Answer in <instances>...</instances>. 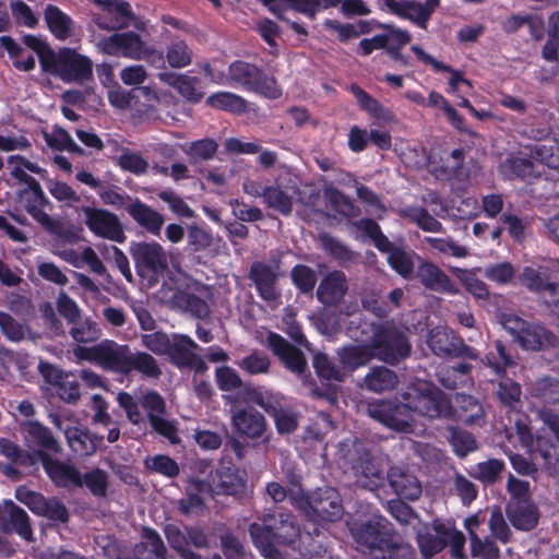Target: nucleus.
Returning a JSON list of instances; mask_svg holds the SVG:
<instances>
[{"mask_svg": "<svg viewBox=\"0 0 559 559\" xmlns=\"http://www.w3.org/2000/svg\"><path fill=\"white\" fill-rule=\"evenodd\" d=\"M366 412L390 429L412 432L416 416H445L450 413V404L440 390L426 381H417L404 392L403 402L373 401L366 405Z\"/></svg>", "mask_w": 559, "mask_h": 559, "instance_id": "obj_1", "label": "nucleus"}, {"mask_svg": "<svg viewBox=\"0 0 559 559\" xmlns=\"http://www.w3.org/2000/svg\"><path fill=\"white\" fill-rule=\"evenodd\" d=\"M411 345L402 329L391 324L377 326L370 345H353L338 352L342 369L352 372L366 365L372 357L389 364L397 362L408 356Z\"/></svg>", "mask_w": 559, "mask_h": 559, "instance_id": "obj_2", "label": "nucleus"}, {"mask_svg": "<svg viewBox=\"0 0 559 559\" xmlns=\"http://www.w3.org/2000/svg\"><path fill=\"white\" fill-rule=\"evenodd\" d=\"M350 534L358 548L372 559H401L412 556V548L391 528L389 521L380 514H373L365 521L347 522Z\"/></svg>", "mask_w": 559, "mask_h": 559, "instance_id": "obj_3", "label": "nucleus"}, {"mask_svg": "<svg viewBox=\"0 0 559 559\" xmlns=\"http://www.w3.org/2000/svg\"><path fill=\"white\" fill-rule=\"evenodd\" d=\"M263 525L252 523L249 534L254 546L265 559H283L274 542L281 545H292L300 536V528L290 513H267L262 519Z\"/></svg>", "mask_w": 559, "mask_h": 559, "instance_id": "obj_4", "label": "nucleus"}, {"mask_svg": "<svg viewBox=\"0 0 559 559\" xmlns=\"http://www.w3.org/2000/svg\"><path fill=\"white\" fill-rule=\"evenodd\" d=\"M23 41L37 55L45 69H52L63 81H84L92 75L93 63L85 56L68 49L62 51L57 60H53L51 49L40 38L27 35Z\"/></svg>", "mask_w": 559, "mask_h": 559, "instance_id": "obj_5", "label": "nucleus"}, {"mask_svg": "<svg viewBox=\"0 0 559 559\" xmlns=\"http://www.w3.org/2000/svg\"><path fill=\"white\" fill-rule=\"evenodd\" d=\"M345 464L348 465L356 478V484L370 491L384 483L385 465L381 457L371 456L364 444L357 441H346L342 444Z\"/></svg>", "mask_w": 559, "mask_h": 559, "instance_id": "obj_6", "label": "nucleus"}, {"mask_svg": "<svg viewBox=\"0 0 559 559\" xmlns=\"http://www.w3.org/2000/svg\"><path fill=\"white\" fill-rule=\"evenodd\" d=\"M313 192L312 186L304 183L297 176L288 175L265 187L263 203L269 209L288 216L295 203H310Z\"/></svg>", "mask_w": 559, "mask_h": 559, "instance_id": "obj_7", "label": "nucleus"}, {"mask_svg": "<svg viewBox=\"0 0 559 559\" xmlns=\"http://www.w3.org/2000/svg\"><path fill=\"white\" fill-rule=\"evenodd\" d=\"M290 502L312 521L335 522L342 519L344 508L338 491L323 488L307 497L302 489H290Z\"/></svg>", "mask_w": 559, "mask_h": 559, "instance_id": "obj_8", "label": "nucleus"}, {"mask_svg": "<svg viewBox=\"0 0 559 559\" xmlns=\"http://www.w3.org/2000/svg\"><path fill=\"white\" fill-rule=\"evenodd\" d=\"M99 51L110 56H122L132 60H144L155 67L164 64L162 51L147 45L139 34L134 32L116 33L104 37L96 43Z\"/></svg>", "mask_w": 559, "mask_h": 559, "instance_id": "obj_9", "label": "nucleus"}, {"mask_svg": "<svg viewBox=\"0 0 559 559\" xmlns=\"http://www.w3.org/2000/svg\"><path fill=\"white\" fill-rule=\"evenodd\" d=\"M545 166L559 168V158L549 147L536 144L530 148L528 158L522 155L512 156L504 160L499 169L508 178H531L543 175Z\"/></svg>", "mask_w": 559, "mask_h": 559, "instance_id": "obj_10", "label": "nucleus"}, {"mask_svg": "<svg viewBox=\"0 0 559 559\" xmlns=\"http://www.w3.org/2000/svg\"><path fill=\"white\" fill-rule=\"evenodd\" d=\"M80 213L84 225L96 237L119 243L124 241L123 225L115 213L90 205L82 206Z\"/></svg>", "mask_w": 559, "mask_h": 559, "instance_id": "obj_11", "label": "nucleus"}, {"mask_svg": "<svg viewBox=\"0 0 559 559\" xmlns=\"http://www.w3.org/2000/svg\"><path fill=\"white\" fill-rule=\"evenodd\" d=\"M131 255L141 276H162L169 266V253L156 242H135L131 246Z\"/></svg>", "mask_w": 559, "mask_h": 559, "instance_id": "obj_12", "label": "nucleus"}, {"mask_svg": "<svg viewBox=\"0 0 559 559\" xmlns=\"http://www.w3.org/2000/svg\"><path fill=\"white\" fill-rule=\"evenodd\" d=\"M436 535H418V545L426 558L432 557L442 550L445 545L452 547L453 556L456 559L464 557L465 537L462 532L456 531L451 523H435Z\"/></svg>", "mask_w": 559, "mask_h": 559, "instance_id": "obj_13", "label": "nucleus"}, {"mask_svg": "<svg viewBox=\"0 0 559 559\" xmlns=\"http://www.w3.org/2000/svg\"><path fill=\"white\" fill-rule=\"evenodd\" d=\"M15 498L38 515L45 516L51 521H68L67 508L56 498L47 499L41 493L28 490L23 486L16 488Z\"/></svg>", "mask_w": 559, "mask_h": 559, "instance_id": "obj_14", "label": "nucleus"}, {"mask_svg": "<svg viewBox=\"0 0 559 559\" xmlns=\"http://www.w3.org/2000/svg\"><path fill=\"white\" fill-rule=\"evenodd\" d=\"M165 536L170 547L182 559H200V557L190 549V546L195 548L207 546V537L204 532L194 527L181 530L175 524H168L165 527Z\"/></svg>", "mask_w": 559, "mask_h": 559, "instance_id": "obj_15", "label": "nucleus"}, {"mask_svg": "<svg viewBox=\"0 0 559 559\" xmlns=\"http://www.w3.org/2000/svg\"><path fill=\"white\" fill-rule=\"evenodd\" d=\"M231 426L239 438L259 440L267 432L263 414L252 407L236 408L231 412Z\"/></svg>", "mask_w": 559, "mask_h": 559, "instance_id": "obj_16", "label": "nucleus"}, {"mask_svg": "<svg viewBox=\"0 0 559 559\" xmlns=\"http://www.w3.org/2000/svg\"><path fill=\"white\" fill-rule=\"evenodd\" d=\"M280 275L278 263L258 262L251 266L250 277L254 282L260 297L272 308H276L281 304V293L276 288V281Z\"/></svg>", "mask_w": 559, "mask_h": 559, "instance_id": "obj_17", "label": "nucleus"}, {"mask_svg": "<svg viewBox=\"0 0 559 559\" xmlns=\"http://www.w3.org/2000/svg\"><path fill=\"white\" fill-rule=\"evenodd\" d=\"M427 344L437 356L450 357L464 354L473 359L478 357L472 348L465 346L452 331L445 328L432 329L428 334Z\"/></svg>", "mask_w": 559, "mask_h": 559, "instance_id": "obj_18", "label": "nucleus"}, {"mask_svg": "<svg viewBox=\"0 0 559 559\" xmlns=\"http://www.w3.org/2000/svg\"><path fill=\"white\" fill-rule=\"evenodd\" d=\"M38 370L44 379L57 389L58 396L67 403H76L80 400V385L72 373L48 362H40Z\"/></svg>", "mask_w": 559, "mask_h": 559, "instance_id": "obj_19", "label": "nucleus"}, {"mask_svg": "<svg viewBox=\"0 0 559 559\" xmlns=\"http://www.w3.org/2000/svg\"><path fill=\"white\" fill-rule=\"evenodd\" d=\"M98 352L100 353L98 365L102 368L121 374L130 373V361L133 352L128 345L105 340L102 341V348Z\"/></svg>", "mask_w": 559, "mask_h": 559, "instance_id": "obj_20", "label": "nucleus"}, {"mask_svg": "<svg viewBox=\"0 0 559 559\" xmlns=\"http://www.w3.org/2000/svg\"><path fill=\"white\" fill-rule=\"evenodd\" d=\"M0 528L7 533L15 532L28 542L33 538L27 513L10 500L0 503Z\"/></svg>", "mask_w": 559, "mask_h": 559, "instance_id": "obj_21", "label": "nucleus"}, {"mask_svg": "<svg viewBox=\"0 0 559 559\" xmlns=\"http://www.w3.org/2000/svg\"><path fill=\"white\" fill-rule=\"evenodd\" d=\"M21 429L26 443L29 447L37 448L40 457L47 455L45 452H60L61 447L58 440L53 437L49 428L39 421L26 420L21 424Z\"/></svg>", "mask_w": 559, "mask_h": 559, "instance_id": "obj_22", "label": "nucleus"}, {"mask_svg": "<svg viewBox=\"0 0 559 559\" xmlns=\"http://www.w3.org/2000/svg\"><path fill=\"white\" fill-rule=\"evenodd\" d=\"M411 49L420 62L430 66L435 71H443L450 73L451 76L449 79L448 88L449 94L461 97V94H467L472 90V83L465 79L460 71L454 70L450 66H447L442 62H439L417 45H413Z\"/></svg>", "mask_w": 559, "mask_h": 559, "instance_id": "obj_23", "label": "nucleus"}, {"mask_svg": "<svg viewBox=\"0 0 559 559\" xmlns=\"http://www.w3.org/2000/svg\"><path fill=\"white\" fill-rule=\"evenodd\" d=\"M105 10L104 15L95 19L97 26L104 31H119L129 26L130 5L121 0H99Z\"/></svg>", "mask_w": 559, "mask_h": 559, "instance_id": "obj_24", "label": "nucleus"}, {"mask_svg": "<svg viewBox=\"0 0 559 559\" xmlns=\"http://www.w3.org/2000/svg\"><path fill=\"white\" fill-rule=\"evenodd\" d=\"M348 290L346 275L341 271H333L326 274L320 282L317 289V297L320 302L328 306L338 305Z\"/></svg>", "mask_w": 559, "mask_h": 559, "instance_id": "obj_25", "label": "nucleus"}, {"mask_svg": "<svg viewBox=\"0 0 559 559\" xmlns=\"http://www.w3.org/2000/svg\"><path fill=\"white\" fill-rule=\"evenodd\" d=\"M127 212L140 227L153 236H159L165 223L163 214L138 198L129 202Z\"/></svg>", "mask_w": 559, "mask_h": 559, "instance_id": "obj_26", "label": "nucleus"}, {"mask_svg": "<svg viewBox=\"0 0 559 559\" xmlns=\"http://www.w3.org/2000/svg\"><path fill=\"white\" fill-rule=\"evenodd\" d=\"M417 277L428 289L450 295L459 293L457 287L452 283L450 277L438 265L431 262L424 261L418 265Z\"/></svg>", "mask_w": 559, "mask_h": 559, "instance_id": "obj_27", "label": "nucleus"}, {"mask_svg": "<svg viewBox=\"0 0 559 559\" xmlns=\"http://www.w3.org/2000/svg\"><path fill=\"white\" fill-rule=\"evenodd\" d=\"M44 468L50 479L59 487H82V474L68 463L52 460L47 455L41 456Z\"/></svg>", "mask_w": 559, "mask_h": 559, "instance_id": "obj_28", "label": "nucleus"}, {"mask_svg": "<svg viewBox=\"0 0 559 559\" xmlns=\"http://www.w3.org/2000/svg\"><path fill=\"white\" fill-rule=\"evenodd\" d=\"M8 167L10 169L11 176L20 182L27 185L29 191L32 194L36 195L37 200H44V191L39 183L33 177L26 174V170H28L31 173L41 175L45 173L43 168L20 155L10 156L8 158Z\"/></svg>", "mask_w": 559, "mask_h": 559, "instance_id": "obj_29", "label": "nucleus"}, {"mask_svg": "<svg viewBox=\"0 0 559 559\" xmlns=\"http://www.w3.org/2000/svg\"><path fill=\"white\" fill-rule=\"evenodd\" d=\"M542 418L559 440V416L550 413H542ZM536 447V450L543 457L545 465L549 469L559 473V451L557 450V447L542 437L537 438Z\"/></svg>", "mask_w": 559, "mask_h": 559, "instance_id": "obj_30", "label": "nucleus"}, {"mask_svg": "<svg viewBox=\"0 0 559 559\" xmlns=\"http://www.w3.org/2000/svg\"><path fill=\"white\" fill-rule=\"evenodd\" d=\"M479 525L480 521L477 515L465 520V528L471 540L472 556L477 559H498L500 555L499 548L487 536L481 538L477 534Z\"/></svg>", "mask_w": 559, "mask_h": 559, "instance_id": "obj_31", "label": "nucleus"}, {"mask_svg": "<svg viewBox=\"0 0 559 559\" xmlns=\"http://www.w3.org/2000/svg\"><path fill=\"white\" fill-rule=\"evenodd\" d=\"M269 345L273 353L284 362L293 372L301 373L306 368V359L302 353L288 344L282 336L270 334Z\"/></svg>", "mask_w": 559, "mask_h": 559, "instance_id": "obj_32", "label": "nucleus"}, {"mask_svg": "<svg viewBox=\"0 0 559 559\" xmlns=\"http://www.w3.org/2000/svg\"><path fill=\"white\" fill-rule=\"evenodd\" d=\"M507 515L512 525L522 531L534 528L538 521L537 509L528 500H511Z\"/></svg>", "mask_w": 559, "mask_h": 559, "instance_id": "obj_33", "label": "nucleus"}, {"mask_svg": "<svg viewBox=\"0 0 559 559\" xmlns=\"http://www.w3.org/2000/svg\"><path fill=\"white\" fill-rule=\"evenodd\" d=\"M197 348L198 344L191 337L183 334H173L167 356L178 367L192 366L197 360L194 353Z\"/></svg>", "mask_w": 559, "mask_h": 559, "instance_id": "obj_34", "label": "nucleus"}, {"mask_svg": "<svg viewBox=\"0 0 559 559\" xmlns=\"http://www.w3.org/2000/svg\"><path fill=\"white\" fill-rule=\"evenodd\" d=\"M44 15L49 31L56 38L64 40L75 35L74 22L58 7L48 4Z\"/></svg>", "mask_w": 559, "mask_h": 559, "instance_id": "obj_35", "label": "nucleus"}, {"mask_svg": "<svg viewBox=\"0 0 559 559\" xmlns=\"http://www.w3.org/2000/svg\"><path fill=\"white\" fill-rule=\"evenodd\" d=\"M385 5L395 15L407 19L421 28H426L428 22V10H425L420 2L407 0H385Z\"/></svg>", "mask_w": 559, "mask_h": 559, "instance_id": "obj_36", "label": "nucleus"}, {"mask_svg": "<svg viewBox=\"0 0 559 559\" xmlns=\"http://www.w3.org/2000/svg\"><path fill=\"white\" fill-rule=\"evenodd\" d=\"M391 487L395 493L408 500L417 499L421 493V487L412 474L405 473L399 468H392L388 474Z\"/></svg>", "mask_w": 559, "mask_h": 559, "instance_id": "obj_37", "label": "nucleus"}, {"mask_svg": "<svg viewBox=\"0 0 559 559\" xmlns=\"http://www.w3.org/2000/svg\"><path fill=\"white\" fill-rule=\"evenodd\" d=\"M463 165V152L453 150L452 152H443L439 157V162L433 159L430 163L431 170L442 179L452 177H461Z\"/></svg>", "mask_w": 559, "mask_h": 559, "instance_id": "obj_38", "label": "nucleus"}, {"mask_svg": "<svg viewBox=\"0 0 559 559\" xmlns=\"http://www.w3.org/2000/svg\"><path fill=\"white\" fill-rule=\"evenodd\" d=\"M555 341V336L544 326L528 322L518 343L524 349L540 350L552 346Z\"/></svg>", "mask_w": 559, "mask_h": 559, "instance_id": "obj_39", "label": "nucleus"}, {"mask_svg": "<svg viewBox=\"0 0 559 559\" xmlns=\"http://www.w3.org/2000/svg\"><path fill=\"white\" fill-rule=\"evenodd\" d=\"M66 438L71 450L79 455L93 454L103 438L91 436L86 430L79 427L64 429Z\"/></svg>", "mask_w": 559, "mask_h": 559, "instance_id": "obj_40", "label": "nucleus"}, {"mask_svg": "<svg viewBox=\"0 0 559 559\" xmlns=\"http://www.w3.org/2000/svg\"><path fill=\"white\" fill-rule=\"evenodd\" d=\"M248 402L254 403L263 408L271 417L278 412L286 403L284 396L280 393L266 389L258 388L248 390Z\"/></svg>", "mask_w": 559, "mask_h": 559, "instance_id": "obj_41", "label": "nucleus"}, {"mask_svg": "<svg viewBox=\"0 0 559 559\" xmlns=\"http://www.w3.org/2000/svg\"><path fill=\"white\" fill-rule=\"evenodd\" d=\"M364 383L368 390L380 393L394 389L397 384V377L385 367H374L366 374Z\"/></svg>", "mask_w": 559, "mask_h": 559, "instance_id": "obj_42", "label": "nucleus"}, {"mask_svg": "<svg viewBox=\"0 0 559 559\" xmlns=\"http://www.w3.org/2000/svg\"><path fill=\"white\" fill-rule=\"evenodd\" d=\"M158 78L190 100H198L201 97V93L197 88L198 80L195 78L167 72L159 73Z\"/></svg>", "mask_w": 559, "mask_h": 559, "instance_id": "obj_43", "label": "nucleus"}, {"mask_svg": "<svg viewBox=\"0 0 559 559\" xmlns=\"http://www.w3.org/2000/svg\"><path fill=\"white\" fill-rule=\"evenodd\" d=\"M260 71L257 67L242 61H235L229 66L228 79L248 90L257 86Z\"/></svg>", "mask_w": 559, "mask_h": 559, "instance_id": "obj_44", "label": "nucleus"}, {"mask_svg": "<svg viewBox=\"0 0 559 559\" xmlns=\"http://www.w3.org/2000/svg\"><path fill=\"white\" fill-rule=\"evenodd\" d=\"M455 405L459 418L466 424H474L484 416L483 406L471 395L456 394Z\"/></svg>", "mask_w": 559, "mask_h": 559, "instance_id": "obj_45", "label": "nucleus"}, {"mask_svg": "<svg viewBox=\"0 0 559 559\" xmlns=\"http://www.w3.org/2000/svg\"><path fill=\"white\" fill-rule=\"evenodd\" d=\"M206 103L213 108L234 114H242L247 110V102L242 97L229 92L212 94L207 97Z\"/></svg>", "mask_w": 559, "mask_h": 559, "instance_id": "obj_46", "label": "nucleus"}, {"mask_svg": "<svg viewBox=\"0 0 559 559\" xmlns=\"http://www.w3.org/2000/svg\"><path fill=\"white\" fill-rule=\"evenodd\" d=\"M547 267L542 266L538 270L526 266L523 269V272L521 274V283L526 286L530 290L534 292H542L544 299L548 296V293L546 289L549 286H554L552 284L548 283V275H547Z\"/></svg>", "mask_w": 559, "mask_h": 559, "instance_id": "obj_47", "label": "nucleus"}, {"mask_svg": "<svg viewBox=\"0 0 559 559\" xmlns=\"http://www.w3.org/2000/svg\"><path fill=\"white\" fill-rule=\"evenodd\" d=\"M401 216L408 218L424 231L440 233L442 230V224L423 207H406L401 211Z\"/></svg>", "mask_w": 559, "mask_h": 559, "instance_id": "obj_48", "label": "nucleus"}, {"mask_svg": "<svg viewBox=\"0 0 559 559\" xmlns=\"http://www.w3.org/2000/svg\"><path fill=\"white\" fill-rule=\"evenodd\" d=\"M138 371L142 376L156 379L162 374L157 360L146 352H133L130 361V372Z\"/></svg>", "mask_w": 559, "mask_h": 559, "instance_id": "obj_49", "label": "nucleus"}, {"mask_svg": "<svg viewBox=\"0 0 559 559\" xmlns=\"http://www.w3.org/2000/svg\"><path fill=\"white\" fill-rule=\"evenodd\" d=\"M427 106L440 108L447 116L449 122L456 129L463 130L464 120L455 108L438 92H430Z\"/></svg>", "mask_w": 559, "mask_h": 559, "instance_id": "obj_50", "label": "nucleus"}, {"mask_svg": "<svg viewBox=\"0 0 559 559\" xmlns=\"http://www.w3.org/2000/svg\"><path fill=\"white\" fill-rule=\"evenodd\" d=\"M352 91L359 106L371 116L382 120H388L390 118V112L377 99L372 98L360 87L353 86Z\"/></svg>", "mask_w": 559, "mask_h": 559, "instance_id": "obj_51", "label": "nucleus"}, {"mask_svg": "<svg viewBox=\"0 0 559 559\" xmlns=\"http://www.w3.org/2000/svg\"><path fill=\"white\" fill-rule=\"evenodd\" d=\"M453 273L464 287L476 298L484 299L488 296L486 284L475 276V273L464 269H453Z\"/></svg>", "mask_w": 559, "mask_h": 559, "instance_id": "obj_52", "label": "nucleus"}, {"mask_svg": "<svg viewBox=\"0 0 559 559\" xmlns=\"http://www.w3.org/2000/svg\"><path fill=\"white\" fill-rule=\"evenodd\" d=\"M388 262L404 278H408L414 270L413 254L402 249H393L388 255Z\"/></svg>", "mask_w": 559, "mask_h": 559, "instance_id": "obj_53", "label": "nucleus"}, {"mask_svg": "<svg viewBox=\"0 0 559 559\" xmlns=\"http://www.w3.org/2000/svg\"><path fill=\"white\" fill-rule=\"evenodd\" d=\"M83 486L96 497H104L108 487V474L100 469L94 468L82 475Z\"/></svg>", "mask_w": 559, "mask_h": 559, "instance_id": "obj_54", "label": "nucleus"}, {"mask_svg": "<svg viewBox=\"0 0 559 559\" xmlns=\"http://www.w3.org/2000/svg\"><path fill=\"white\" fill-rule=\"evenodd\" d=\"M166 59L173 68H185L191 63L192 52L185 41L178 40L168 47Z\"/></svg>", "mask_w": 559, "mask_h": 559, "instance_id": "obj_55", "label": "nucleus"}, {"mask_svg": "<svg viewBox=\"0 0 559 559\" xmlns=\"http://www.w3.org/2000/svg\"><path fill=\"white\" fill-rule=\"evenodd\" d=\"M313 366L318 376L323 379L335 381H343L345 379V371L342 368L335 367L324 354H316Z\"/></svg>", "mask_w": 559, "mask_h": 559, "instance_id": "obj_56", "label": "nucleus"}, {"mask_svg": "<svg viewBox=\"0 0 559 559\" xmlns=\"http://www.w3.org/2000/svg\"><path fill=\"white\" fill-rule=\"evenodd\" d=\"M46 142L50 147L68 151L73 153H82V148L74 142L71 135L63 129H55L50 134L46 135Z\"/></svg>", "mask_w": 559, "mask_h": 559, "instance_id": "obj_57", "label": "nucleus"}, {"mask_svg": "<svg viewBox=\"0 0 559 559\" xmlns=\"http://www.w3.org/2000/svg\"><path fill=\"white\" fill-rule=\"evenodd\" d=\"M0 330L12 342H19L27 334V328L24 324L3 311H0Z\"/></svg>", "mask_w": 559, "mask_h": 559, "instance_id": "obj_58", "label": "nucleus"}, {"mask_svg": "<svg viewBox=\"0 0 559 559\" xmlns=\"http://www.w3.org/2000/svg\"><path fill=\"white\" fill-rule=\"evenodd\" d=\"M358 227L373 239L376 247L390 254V251L396 249L390 240L381 233L379 225L371 219H361Z\"/></svg>", "mask_w": 559, "mask_h": 559, "instance_id": "obj_59", "label": "nucleus"}, {"mask_svg": "<svg viewBox=\"0 0 559 559\" xmlns=\"http://www.w3.org/2000/svg\"><path fill=\"white\" fill-rule=\"evenodd\" d=\"M0 453L14 464L27 466L34 463L31 454L22 451L14 442L5 438L0 439Z\"/></svg>", "mask_w": 559, "mask_h": 559, "instance_id": "obj_60", "label": "nucleus"}, {"mask_svg": "<svg viewBox=\"0 0 559 559\" xmlns=\"http://www.w3.org/2000/svg\"><path fill=\"white\" fill-rule=\"evenodd\" d=\"M272 417L280 433H290L298 426V415L287 404L274 413Z\"/></svg>", "mask_w": 559, "mask_h": 559, "instance_id": "obj_61", "label": "nucleus"}, {"mask_svg": "<svg viewBox=\"0 0 559 559\" xmlns=\"http://www.w3.org/2000/svg\"><path fill=\"white\" fill-rule=\"evenodd\" d=\"M146 467L166 477H175L179 474L178 464L167 455H155L145 461Z\"/></svg>", "mask_w": 559, "mask_h": 559, "instance_id": "obj_62", "label": "nucleus"}, {"mask_svg": "<svg viewBox=\"0 0 559 559\" xmlns=\"http://www.w3.org/2000/svg\"><path fill=\"white\" fill-rule=\"evenodd\" d=\"M170 338L166 333L154 332L141 336L142 345L156 355H167L170 346Z\"/></svg>", "mask_w": 559, "mask_h": 559, "instance_id": "obj_63", "label": "nucleus"}, {"mask_svg": "<svg viewBox=\"0 0 559 559\" xmlns=\"http://www.w3.org/2000/svg\"><path fill=\"white\" fill-rule=\"evenodd\" d=\"M70 334L78 343H90L99 337L100 329L95 322L85 320L73 326Z\"/></svg>", "mask_w": 559, "mask_h": 559, "instance_id": "obj_64", "label": "nucleus"}]
</instances>
